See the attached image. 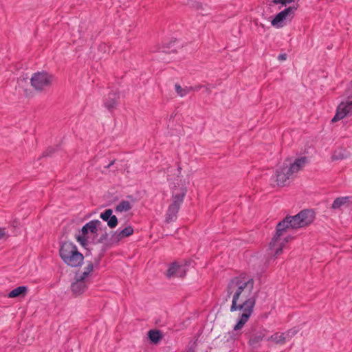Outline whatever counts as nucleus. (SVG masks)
Masks as SVG:
<instances>
[{
  "label": "nucleus",
  "mask_w": 352,
  "mask_h": 352,
  "mask_svg": "<svg viewBox=\"0 0 352 352\" xmlns=\"http://www.w3.org/2000/svg\"><path fill=\"white\" fill-rule=\"evenodd\" d=\"M185 194L186 192L184 191L182 193L173 196V202L169 205L165 217V221L166 223H169L177 219V214L179 210L181 204L184 201Z\"/></svg>",
  "instance_id": "obj_10"
},
{
  "label": "nucleus",
  "mask_w": 352,
  "mask_h": 352,
  "mask_svg": "<svg viewBox=\"0 0 352 352\" xmlns=\"http://www.w3.org/2000/svg\"><path fill=\"white\" fill-rule=\"evenodd\" d=\"M352 113V100L351 97H347L346 101L342 102L338 107L336 113L332 118L331 122H336L342 120L349 114Z\"/></svg>",
  "instance_id": "obj_12"
},
{
  "label": "nucleus",
  "mask_w": 352,
  "mask_h": 352,
  "mask_svg": "<svg viewBox=\"0 0 352 352\" xmlns=\"http://www.w3.org/2000/svg\"><path fill=\"white\" fill-rule=\"evenodd\" d=\"M111 209H107L104 212L100 214V218L107 222V225L111 228H114L118 225V219L116 215H113Z\"/></svg>",
  "instance_id": "obj_16"
},
{
  "label": "nucleus",
  "mask_w": 352,
  "mask_h": 352,
  "mask_svg": "<svg viewBox=\"0 0 352 352\" xmlns=\"http://www.w3.org/2000/svg\"><path fill=\"white\" fill-rule=\"evenodd\" d=\"M343 158H344V154H342L341 153H335L334 155H333V160H342Z\"/></svg>",
  "instance_id": "obj_23"
},
{
  "label": "nucleus",
  "mask_w": 352,
  "mask_h": 352,
  "mask_svg": "<svg viewBox=\"0 0 352 352\" xmlns=\"http://www.w3.org/2000/svg\"><path fill=\"white\" fill-rule=\"evenodd\" d=\"M267 329L256 325L251 326L245 332V336L248 338V344L252 347H257L265 338Z\"/></svg>",
  "instance_id": "obj_9"
},
{
  "label": "nucleus",
  "mask_w": 352,
  "mask_h": 352,
  "mask_svg": "<svg viewBox=\"0 0 352 352\" xmlns=\"http://www.w3.org/2000/svg\"><path fill=\"white\" fill-rule=\"evenodd\" d=\"M100 224V221L98 220L91 221L86 223L82 228V234L76 236V240L83 246L86 245L87 241V236L89 232L91 234H96L98 229V226Z\"/></svg>",
  "instance_id": "obj_11"
},
{
  "label": "nucleus",
  "mask_w": 352,
  "mask_h": 352,
  "mask_svg": "<svg viewBox=\"0 0 352 352\" xmlns=\"http://www.w3.org/2000/svg\"><path fill=\"white\" fill-rule=\"evenodd\" d=\"M298 5H293L278 12L271 21V24L276 28H281L286 25L287 21H291L295 15Z\"/></svg>",
  "instance_id": "obj_8"
},
{
  "label": "nucleus",
  "mask_w": 352,
  "mask_h": 352,
  "mask_svg": "<svg viewBox=\"0 0 352 352\" xmlns=\"http://www.w3.org/2000/svg\"><path fill=\"white\" fill-rule=\"evenodd\" d=\"M119 99V93L117 91H111L109 94L108 97L104 102V105L109 110H112L118 105Z\"/></svg>",
  "instance_id": "obj_17"
},
{
  "label": "nucleus",
  "mask_w": 352,
  "mask_h": 352,
  "mask_svg": "<svg viewBox=\"0 0 352 352\" xmlns=\"http://www.w3.org/2000/svg\"><path fill=\"white\" fill-rule=\"evenodd\" d=\"M352 204V196L341 197L336 198L331 206L334 210L339 209L342 206H349Z\"/></svg>",
  "instance_id": "obj_18"
},
{
  "label": "nucleus",
  "mask_w": 352,
  "mask_h": 352,
  "mask_svg": "<svg viewBox=\"0 0 352 352\" xmlns=\"http://www.w3.org/2000/svg\"><path fill=\"white\" fill-rule=\"evenodd\" d=\"M261 26L262 28H264V25H263V24H261Z\"/></svg>",
  "instance_id": "obj_31"
},
{
  "label": "nucleus",
  "mask_w": 352,
  "mask_h": 352,
  "mask_svg": "<svg viewBox=\"0 0 352 352\" xmlns=\"http://www.w3.org/2000/svg\"><path fill=\"white\" fill-rule=\"evenodd\" d=\"M54 76L47 72H37L32 75L30 83L37 91H42L50 87L53 82Z\"/></svg>",
  "instance_id": "obj_7"
},
{
  "label": "nucleus",
  "mask_w": 352,
  "mask_h": 352,
  "mask_svg": "<svg viewBox=\"0 0 352 352\" xmlns=\"http://www.w3.org/2000/svg\"><path fill=\"white\" fill-rule=\"evenodd\" d=\"M201 86H198L195 87H182L179 84H175V88L177 94L181 96L184 97L188 94L191 91H198Z\"/></svg>",
  "instance_id": "obj_19"
},
{
  "label": "nucleus",
  "mask_w": 352,
  "mask_h": 352,
  "mask_svg": "<svg viewBox=\"0 0 352 352\" xmlns=\"http://www.w3.org/2000/svg\"><path fill=\"white\" fill-rule=\"evenodd\" d=\"M5 235L4 230L2 228H0V239H2Z\"/></svg>",
  "instance_id": "obj_28"
},
{
  "label": "nucleus",
  "mask_w": 352,
  "mask_h": 352,
  "mask_svg": "<svg viewBox=\"0 0 352 352\" xmlns=\"http://www.w3.org/2000/svg\"><path fill=\"white\" fill-rule=\"evenodd\" d=\"M315 219L314 212L311 210H303L294 216H287L278 225L287 232L289 230L298 229L310 225Z\"/></svg>",
  "instance_id": "obj_3"
},
{
  "label": "nucleus",
  "mask_w": 352,
  "mask_h": 352,
  "mask_svg": "<svg viewBox=\"0 0 352 352\" xmlns=\"http://www.w3.org/2000/svg\"><path fill=\"white\" fill-rule=\"evenodd\" d=\"M281 226V225H276V234L269 245V254L274 258H276L283 253V249L285 247V241L281 240V236H283L287 232Z\"/></svg>",
  "instance_id": "obj_6"
},
{
  "label": "nucleus",
  "mask_w": 352,
  "mask_h": 352,
  "mask_svg": "<svg viewBox=\"0 0 352 352\" xmlns=\"http://www.w3.org/2000/svg\"><path fill=\"white\" fill-rule=\"evenodd\" d=\"M94 271L92 262H89L82 271L75 273L74 280L71 284V290L74 295L79 296L86 291L91 282V274Z\"/></svg>",
  "instance_id": "obj_5"
},
{
  "label": "nucleus",
  "mask_w": 352,
  "mask_h": 352,
  "mask_svg": "<svg viewBox=\"0 0 352 352\" xmlns=\"http://www.w3.org/2000/svg\"><path fill=\"white\" fill-rule=\"evenodd\" d=\"M294 239V237L291 236H285V235L283 236H281V240H284V245H285V244L287 243H288L289 241H292V239Z\"/></svg>",
  "instance_id": "obj_24"
},
{
  "label": "nucleus",
  "mask_w": 352,
  "mask_h": 352,
  "mask_svg": "<svg viewBox=\"0 0 352 352\" xmlns=\"http://www.w3.org/2000/svg\"><path fill=\"white\" fill-rule=\"evenodd\" d=\"M178 171L180 173L182 171V168L180 166L178 167Z\"/></svg>",
  "instance_id": "obj_30"
},
{
  "label": "nucleus",
  "mask_w": 352,
  "mask_h": 352,
  "mask_svg": "<svg viewBox=\"0 0 352 352\" xmlns=\"http://www.w3.org/2000/svg\"><path fill=\"white\" fill-rule=\"evenodd\" d=\"M272 2L274 4H281L283 6V0H273Z\"/></svg>",
  "instance_id": "obj_27"
},
{
  "label": "nucleus",
  "mask_w": 352,
  "mask_h": 352,
  "mask_svg": "<svg viewBox=\"0 0 352 352\" xmlns=\"http://www.w3.org/2000/svg\"><path fill=\"white\" fill-rule=\"evenodd\" d=\"M133 228L132 226H129L122 230H117L111 237V241L113 243H118L122 239L128 237L133 234Z\"/></svg>",
  "instance_id": "obj_14"
},
{
  "label": "nucleus",
  "mask_w": 352,
  "mask_h": 352,
  "mask_svg": "<svg viewBox=\"0 0 352 352\" xmlns=\"http://www.w3.org/2000/svg\"><path fill=\"white\" fill-rule=\"evenodd\" d=\"M148 336L150 340L154 343H158L162 338V335L159 330H150L148 332Z\"/></svg>",
  "instance_id": "obj_21"
},
{
  "label": "nucleus",
  "mask_w": 352,
  "mask_h": 352,
  "mask_svg": "<svg viewBox=\"0 0 352 352\" xmlns=\"http://www.w3.org/2000/svg\"><path fill=\"white\" fill-rule=\"evenodd\" d=\"M298 333L296 329H291L285 333H275L267 338L276 344H284L286 342L287 338H292Z\"/></svg>",
  "instance_id": "obj_13"
},
{
  "label": "nucleus",
  "mask_w": 352,
  "mask_h": 352,
  "mask_svg": "<svg viewBox=\"0 0 352 352\" xmlns=\"http://www.w3.org/2000/svg\"><path fill=\"white\" fill-rule=\"evenodd\" d=\"M296 0H283V6H287V4H289L291 3L294 2Z\"/></svg>",
  "instance_id": "obj_26"
},
{
  "label": "nucleus",
  "mask_w": 352,
  "mask_h": 352,
  "mask_svg": "<svg viewBox=\"0 0 352 352\" xmlns=\"http://www.w3.org/2000/svg\"><path fill=\"white\" fill-rule=\"evenodd\" d=\"M349 97H351V100H352V96H350Z\"/></svg>",
  "instance_id": "obj_32"
},
{
  "label": "nucleus",
  "mask_w": 352,
  "mask_h": 352,
  "mask_svg": "<svg viewBox=\"0 0 352 352\" xmlns=\"http://www.w3.org/2000/svg\"><path fill=\"white\" fill-rule=\"evenodd\" d=\"M115 163V160L111 161L107 166V168H109L113 164Z\"/></svg>",
  "instance_id": "obj_29"
},
{
  "label": "nucleus",
  "mask_w": 352,
  "mask_h": 352,
  "mask_svg": "<svg viewBox=\"0 0 352 352\" xmlns=\"http://www.w3.org/2000/svg\"><path fill=\"white\" fill-rule=\"evenodd\" d=\"M132 206L129 201L122 200L116 207V212H127L131 209Z\"/></svg>",
  "instance_id": "obj_22"
},
{
  "label": "nucleus",
  "mask_w": 352,
  "mask_h": 352,
  "mask_svg": "<svg viewBox=\"0 0 352 352\" xmlns=\"http://www.w3.org/2000/svg\"><path fill=\"white\" fill-rule=\"evenodd\" d=\"M254 287V280L244 272L232 277L226 285V297L230 298L232 302L230 311L241 313L234 327V331L241 329L253 314L256 302Z\"/></svg>",
  "instance_id": "obj_1"
},
{
  "label": "nucleus",
  "mask_w": 352,
  "mask_h": 352,
  "mask_svg": "<svg viewBox=\"0 0 352 352\" xmlns=\"http://www.w3.org/2000/svg\"><path fill=\"white\" fill-rule=\"evenodd\" d=\"M28 292V287L25 286H19L12 289L8 294V297L10 298H14L16 297H24Z\"/></svg>",
  "instance_id": "obj_20"
},
{
  "label": "nucleus",
  "mask_w": 352,
  "mask_h": 352,
  "mask_svg": "<svg viewBox=\"0 0 352 352\" xmlns=\"http://www.w3.org/2000/svg\"><path fill=\"white\" fill-rule=\"evenodd\" d=\"M59 256L63 261L72 267H76L83 263L84 256L75 244L69 241L63 242L59 249Z\"/></svg>",
  "instance_id": "obj_4"
},
{
  "label": "nucleus",
  "mask_w": 352,
  "mask_h": 352,
  "mask_svg": "<svg viewBox=\"0 0 352 352\" xmlns=\"http://www.w3.org/2000/svg\"><path fill=\"white\" fill-rule=\"evenodd\" d=\"M278 59L280 61L285 60L287 59V54H279L278 56Z\"/></svg>",
  "instance_id": "obj_25"
},
{
  "label": "nucleus",
  "mask_w": 352,
  "mask_h": 352,
  "mask_svg": "<svg viewBox=\"0 0 352 352\" xmlns=\"http://www.w3.org/2000/svg\"><path fill=\"white\" fill-rule=\"evenodd\" d=\"M307 163L306 157L298 158L293 163H287V161L284 162L283 166L276 171L275 182L277 186L281 187L287 186L294 175L302 169Z\"/></svg>",
  "instance_id": "obj_2"
},
{
  "label": "nucleus",
  "mask_w": 352,
  "mask_h": 352,
  "mask_svg": "<svg viewBox=\"0 0 352 352\" xmlns=\"http://www.w3.org/2000/svg\"><path fill=\"white\" fill-rule=\"evenodd\" d=\"M186 275V270L184 267L173 263L168 269L166 276L168 278L180 277L183 278Z\"/></svg>",
  "instance_id": "obj_15"
}]
</instances>
